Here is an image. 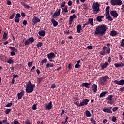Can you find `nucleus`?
<instances>
[{
	"label": "nucleus",
	"mask_w": 124,
	"mask_h": 124,
	"mask_svg": "<svg viewBox=\"0 0 124 124\" xmlns=\"http://www.w3.org/2000/svg\"><path fill=\"white\" fill-rule=\"evenodd\" d=\"M79 67H80V64H76L75 65V68H79Z\"/></svg>",
	"instance_id": "obj_58"
},
{
	"label": "nucleus",
	"mask_w": 124,
	"mask_h": 124,
	"mask_svg": "<svg viewBox=\"0 0 124 124\" xmlns=\"http://www.w3.org/2000/svg\"><path fill=\"white\" fill-rule=\"evenodd\" d=\"M26 93H31L33 92L34 88H35V84H32L31 81H29L26 83Z\"/></svg>",
	"instance_id": "obj_2"
},
{
	"label": "nucleus",
	"mask_w": 124,
	"mask_h": 124,
	"mask_svg": "<svg viewBox=\"0 0 124 124\" xmlns=\"http://www.w3.org/2000/svg\"><path fill=\"white\" fill-rule=\"evenodd\" d=\"M88 23L91 25V26H93V18H89L88 19Z\"/></svg>",
	"instance_id": "obj_31"
},
{
	"label": "nucleus",
	"mask_w": 124,
	"mask_h": 124,
	"mask_svg": "<svg viewBox=\"0 0 124 124\" xmlns=\"http://www.w3.org/2000/svg\"><path fill=\"white\" fill-rule=\"evenodd\" d=\"M42 44L43 43L41 42H38V44L36 45L37 47H41L42 46Z\"/></svg>",
	"instance_id": "obj_42"
},
{
	"label": "nucleus",
	"mask_w": 124,
	"mask_h": 124,
	"mask_svg": "<svg viewBox=\"0 0 124 124\" xmlns=\"http://www.w3.org/2000/svg\"><path fill=\"white\" fill-rule=\"evenodd\" d=\"M15 22L17 23H20V18H17L15 19Z\"/></svg>",
	"instance_id": "obj_51"
},
{
	"label": "nucleus",
	"mask_w": 124,
	"mask_h": 124,
	"mask_svg": "<svg viewBox=\"0 0 124 124\" xmlns=\"http://www.w3.org/2000/svg\"><path fill=\"white\" fill-rule=\"evenodd\" d=\"M38 34L40 35V36H42V37H44V36H45V31L44 30H41L40 31L38 32Z\"/></svg>",
	"instance_id": "obj_21"
},
{
	"label": "nucleus",
	"mask_w": 124,
	"mask_h": 124,
	"mask_svg": "<svg viewBox=\"0 0 124 124\" xmlns=\"http://www.w3.org/2000/svg\"><path fill=\"white\" fill-rule=\"evenodd\" d=\"M100 6V5H99V3H98V2H96L95 4L92 5V9L93 11L99 12L100 11V10L99 9Z\"/></svg>",
	"instance_id": "obj_5"
},
{
	"label": "nucleus",
	"mask_w": 124,
	"mask_h": 124,
	"mask_svg": "<svg viewBox=\"0 0 124 124\" xmlns=\"http://www.w3.org/2000/svg\"><path fill=\"white\" fill-rule=\"evenodd\" d=\"M24 93H25V91L22 90L21 92L17 94V98L19 100L22 99L23 96H24Z\"/></svg>",
	"instance_id": "obj_12"
},
{
	"label": "nucleus",
	"mask_w": 124,
	"mask_h": 124,
	"mask_svg": "<svg viewBox=\"0 0 124 124\" xmlns=\"http://www.w3.org/2000/svg\"><path fill=\"white\" fill-rule=\"evenodd\" d=\"M33 63V62H32L31 61L28 63L27 65L28 66H29V67H31V66H32Z\"/></svg>",
	"instance_id": "obj_45"
},
{
	"label": "nucleus",
	"mask_w": 124,
	"mask_h": 124,
	"mask_svg": "<svg viewBox=\"0 0 124 124\" xmlns=\"http://www.w3.org/2000/svg\"><path fill=\"white\" fill-rule=\"evenodd\" d=\"M11 111V109L8 108L5 110V114H6V115H8V114H9V113H10Z\"/></svg>",
	"instance_id": "obj_38"
},
{
	"label": "nucleus",
	"mask_w": 124,
	"mask_h": 124,
	"mask_svg": "<svg viewBox=\"0 0 124 124\" xmlns=\"http://www.w3.org/2000/svg\"><path fill=\"white\" fill-rule=\"evenodd\" d=\"M15 15H16V14L13 13L10 16V19L12 20V19L14 18V17H15Z\"/></svg>",
	"instance_id": "obj_41"
},
{
	"label": "nucleus",
	"mask_w": 124,
	"mask_h": 124,
	"mask_svg": "<svg viewBox=\"0 0 124 124\" xmlns=\"http://www.w3.org/2000/svg\"><path fill=\"white\" fill-rule=\"evenodd\" d=\"M3 39H4V40H7V33H6V32H4L3 36Z\"/></svg>",
	"instance_id": "obj_35"
},
{
	"label": "nucleus",
	"mask_w": 124,
	"mask_h": 124,
	"mask_svg": "<svg viewBox=\"0 0 124 124\" xmlns=\"http://www.w3.org/2000/svg\"><path fill=\"white\" fill-rule=\"evenodd\" d=\"M21 18V14L20 13H17L16 14V18Z\"/></svg>",
	"instance_id": "obj_49"
},
{
	"label": "nucleus",
	"mask_w": 124,
	"mask_h": 124,
	"mask_svg": "<svg viewBox=\"0 0 124 124\" xmlns=\"http://www.w3.org/2000/svg\"><path fill=\"white\" fill-rule=\"evenodd\" d=\"M12 104H13L12 102L8 103L7 105H6L5 107H11V106H12Z\"/></svg>",
	"instance_id": "obj_43"
},
{
	"label": "nucleus",
	"mask_w": 124,
	"mask_h": 124,
	"mask_svg": "<svg viewBox=\"0 0 124 124\" xmlns=\"http://www.w3.org/2000/svg\"><path fill=\"white\" fill-rule=\"evenodd\" d=\"M110 6H107L106 8V14H110Z\"/></svg>",
	"instance_id": "obj_30"
},
{
	"label": "nucleus",
	"mask_w": 124,
	"mask_h": 124,
	"mask_svg": "<svg viewBox=\"0 0 124 124\" xmlns=\"http://www.w3.org/2000/svg\"><path fill=\"white\" fill-rule=\"evenodd\" d=\"M30 6H29V5H27L25 4L24 5V8H25L26 9H30Z\"/></svg>",
	"instance_id": "obj_54"
},
{
	"label": "nucleus",
	"mask_w": 124,
	"mask_h": 124,
	"mask_svg": "<svg viewBox=\"0 0 124 124\" xmlns=\"http://www.w3.org/2000/svg\"><path fill=\"white\" fill-rule=\"evenodd\" d=\"M89 101H90V100L88 99H83L82 101L79 103V106L81 107L85 106V105H88Z\"/></svg>",
	"instance_id": "obj_9"
},
{
	"label": "nucleus",
	"mask_w": 124,
	"mask_h": 124,
	"mask_svg": "<svg viewBox=\"0 0 124 124\" xmlns=\"http://www.w3.org/2000/svg\"><path fill=\"white\" fill-rule=\"evenodd\" d=\"M119 34V33H117V31H115V30H112L110 31V35H111V36H116V35H118Z\"/></svg>",
	"instance_id": "obj_19"
},
{
	"label": "nucleus",
	"mask_w": 124,
	"mask_h": 124,
	"mask_svg": "<svg viewBox=\"0 0 124 124\" xmlns=\"http://www.w3.org/2000/svg\"><path fill=\"white\" fill-rule=\"evenodd\" d=\"M105 15H106V19H108L109 18V17L111 16V15H110V14H108L107 15V14H105Z\"/></svg>",
	"instance_id": "obj_59"
},
{
	"label": "nucleus",
	"mask_w": 124,
	"mask_h": 124,
	"mask_svg": "<svg viewBox=\"0 0 124 124\" xmlns=\"http://www.w3.org/2000/svg\"><path fill=\"white\" fill-rule=\"evenodd\" d=\"M33 42H34V38L33 37H30L25 41L24 45L25 46H27L30 45V43L32 44Z\"/></svg>",
	"instance_id": "obj_6"
},
{
	"label": "nucleus",
	"mask_w": 124,
	"mask_h": 124,
	"mask_svg": "<svg viewBox=\"0 0 124 124\" xmlns=\"http://www.w3.org/2000/svg\"><path fill=\"white\" fill-rule=\"evenodd\" d=\"M9 48L12 51V52H16V53H18V49H16L14 46H9Z\"/></svg>",
	"instance_id": "obj_24"
},
{
	"label": "nucleus",
	"mask_w": 124,
	"mask_h": 124,
	"mask_svg": "<svg viewBox=\"0 0 124 124\" xmlns=\"http://www.w3.org/2000/svg\"><path fill=\"white\" fill-rule=\"evenodd\" d=\"M83 8L86 10H88V9H89V8H88V6L87 5V4H84L83 5Z\"/></svg>",
	"instance_id": "obj_55"
},
{
	"label": "nucleus",
	"mask_w": 124,
	"mask_h": 124,
	"mask_svg": "<svg viewBox=\"0 0 124 124\" xmlns=\"http://www.w3.org/2000/svg\"><path fill=\"white\" fill-rule=\"evenodd\" d=\"M7 63H9V64H12L14 63V61L12 60V59H9L7 61Z\"/></svg>",
	"instance_id": "obj_34"
},
{
	"label": "nucleus",
	"mask_w": 124,
	"mask_h": 124,
	"mask_svg": "<svg viewBox=\"0 0 124 124\" xmlns=\"http://www.w3.org/2000/svg\"><path fill=\"white\" fill-rule=\"evenodd\" d=\"M83 29H82V26H81V25L78 24V28H77V31L78 32V33H80V31H82Z\"/></svg>",
	"instance_id": "obj_25"
},
{
	"label": "nucleus",
	"mask_w": 124,
	"mask_h": 124,
	"mask_svg": "<svg viewBox=\"0 0 124 124\" xmlns=\"http://www.w3.org/2000/svg\"><path fill=\"white\" fill-rule=\"evenodd\" d=\"M92 89L93 92H94V93H96V92H97V85L96 84H93L92 86Z\"/></svg>",
	"instance_id": "obj_20"
},
{
	"label": "nucleus",
	"mask_w": 124,
	"mask_h": 124,
	"mask_svg": "<svg viewBox=\"0 0 124 124\" xmlns=\"http://www.w3.org/2000/svg\"><path fill=\"white\" fill-rule=\"evenodd\" d=\"M37 105L36 104L33 105L32 107V110H37V108H36V106Z\"/></svg>",
	"instance_id": "obj_39"
},
{
	"label": "nucleus",
	"mask_w": 124,
	"mask_h": 124,
	"mask_svg": "<svg viewBox=\"0 0 124 124\" xmlns=\"http://www.w3.org/2000/svg\"><path fill=\"white\" fill-rule=\"evenodd\" d=\"M114 97V96L112 95H109L106 98V100H108V103L109 104H112V103H114V101L113 100V98Z\"/></svg>",
	"instance_id": "obj_8"
},
{
	"label": "nucleus",
	"mask_w": 124,
	"mask_h": 124,
	"mask_svg": "<svg viewBox=\"0 0 124 124\" xmlns=\"http://www.w3.org/2000/svg\"><path fill=\"white\" fill-rule=\"evenodd\" d=\"M40 22V19L39 18L34 16L32 19V25L33 26H35L37 23H39Z\"/></svg>",
	"instance_id": "obj_10"
},
{
	"label": "nucleus",
	"mask_w": 124,
	"mask_h": 124,
	"mask_svg": "<svg viewBox=\"0 0 124 124\" xmlns=\"http://www.w3.org/2000/svg\"><path fill=\"white\" fill-rule=\"evenodd\" d=\"M64 33L65 34H70V32L69 31V30H66V31H64Z\"/></svg>",
	"instance_id": "obj_48"
},
{
	"label": "nucleus",
	"mask_w": 124,
	"mask_h": 124,
	"mask_svg": "<svg viewBox=\"0 0 124 124\" xmlns=\"http://www.w3.org/2000/svg\"><path fill=\"white\" fill-rule=\"evenodd\" d=\"M27 23H28V22L26 20H24L22 22L23 24L24 25V26L27 25Z\"/></svg>",
	"instance_id": "obj_61"
},
{
	"label": "nucleus",
	"mask_w": 124,
	"mask_h": 124,
	"mask_svg": "<svg viewBox=\"0 0 124 124\" xmlns=\"http://www.w3.org/2000/svg\"><path fill=\"white\" fill-rule=\"evenodd\" d=\"M118 109H119V108L117 107H115L113 108L112 111L113 112H116V111H118Z\"/></svg>",
	"instance_id": "obj_44"
},
{
	"label": "nucleus",
	"mask_w": 124,
	"mask_h": 124,
	"mask_svg": "<svg viewBox=\"0 0 124 124\" xmlns=\"http://www.w3.org/2000/svg\"><path fill=\"white\" fill-rule=\"evenodd\" d=\"M47 57L49 60H51L53 59V58H55V55L54 52H51L47 54Z\"/></svg>",
	"instance_id": "obj_17"
},
{
	"label": "nucleus",
	"mask_w": 124,
	"mask_h": 124,
	"mask_svg": "<svg viewBox=\"0 0 124 124\" xmlns=\"http://www.w3.org/2000/svg\"><path fill=\"white\" fill-rule=\"evenodd\" d=\"M107 93H108V92L103 91L102 93H101V94H100V98H102V97H103V96H105V95H106Z\"/></svg>",
	"instance_id": "obj_22"
},
{
	"label": "nucleus",
	"mask_w": 124,
	"mask_h": 124,
	"mask_svg": "<svg viewBox=\"0 0 124 124\" xmlns=\"http://www.w3.org/2000/svg\"><path fill=\"white\" fill-rule=\"evenodd\" d=\"M13 124H20V122H19L18 121L14 120L13 122Z\"/></svg>",
	"instance_id": "obj_57"
},
{
	"label": "nucleus",
	"mask_w": 124,
	"mask_h": 124,
	"mask_svg": "<svg viewBox=\"0 0 124 124\" xmlns=\"http://www.w3.org/2000/svg\"><path fill=\"white\" fill-rule=\"evenodd\" d=\"M60 14H61V9H59L58 11H56L53 15V18H57L58 16H60Z\"/></svg>",
	"instance_id": "obj_16"
},
{
	"label": "nucleus",
	"mask_w": 124,
	"mask_h": 124,
	"mask_svg": "<svg viewBox=\"0 0 124 124\" xmlns=\"http://www.w3.org/2000/svg\"><path fill=\"white\" fill-rule=\"evenodd\" d=\"M11 1L10 0H8L7 2V4L8 5H11Z\"/></svg>",
	"instance_id": "obj_63"
},
{
	"label": "nucleus",
	"mask_w": 124,
	"mask_h": 124,
	"mask_svg": "<svg viewBox=\"0 0 124 124\" xmlns=\"http://www.w3.org/2000/svg\"><path fill=\"white\" fill-rule=\"evenodd\" d=\"M107 66H109V64L107 62H105V63L103 64L101 66L102 69H105V68H107Z\"/></svg>",
	"instance_id": "obj_26"
},
{
	"label": "nucleus",
	"mask_w": 124,
	"mask_h": 124,
	"mask_svg": "<svg viewBox=\"0 0 124 124\" xmlns=\"http://www.w3.org/2000/svg\"><path fill=\"white\" fill-rule=\"evenodd\" d=\"M120 92H124V87H122L119 89Z\"/></svg>",
	"instance_id": "obj_64"
},
{
	"label": "nucleus",
	"mask_w": 124,
	"mask_h": 124,
	"mask_svg": "<svg viewBox=\"0 0 124 124\" xmlns=\"http://www.w3.org/2000/svg\"><path fill=\"white\" fill-rule=\"evenodd\" d=\"M64 113L66 114V112H64V110L62 109V112L60 113L61 117H62V115H63Z\"/></svg>",
	"instance_id": "obj_52"
},
{
	"label": "nucleus",
	"mask_w": 124,
	"mask_h": 124,
	"mask_svg": "<svg viewBox=\"0 0 124 124\" xmlns=\"http://www.w3.org/2000/svg\"><path fill=\"white\" fill-rule=\"evenodd\" d=\"M90 85H91V83H82L81 86L82 87H85V88L89 89V88H90V87H89Z\"/></svg>",
	"instance_id": "obj_27"
},
{
	"label": "nucleus",
	"mask_w": 124,
	"mask_h": 124,
	"mask_svg": "<svg viewBox=\"0 0 124 124\" xmlns=\"http://www.w3.org/2000/svg\"><path fill=\"white\" fill-rule=\"evenodd\" d=\"M51 23H52L54 27H57L59 25V23L56 21V20L54 19V18L51 19Z\"/></svg>",
	"instance_id": "obj_23"
},
{
	"label": "nucleus",
	"mask_w": 124,
	"mask_h": 124,
	"mask_svg": "<svg viewBox=\"0 0 124 124\" xmlns=\"http://www.w3.org/2000/svg\"><path fill=\"white\" fill-rule=\"evenodd\" d=\"M110 15L112 17H114V18H117L118 16H119V14L117 13V11H112L110 12Z\"/></svg>",
	"instance_id": "obj_14"
},
{
	"label": "nucleus",
	"mask_w": 124,
	"mask_h": 124,
	"mask_svg": "<svg viewBox=\"0 0 124 124\" xmlns=\"http://www.w3.org/2000/svg\"><path fill=\"white\" fill-rule=\"evenodd\" d=\"M46 109H48V110H52V101L49 102V103L46 104L45 106Z\"/></svg>",
	"instance_id": "obj_15"
},
{
	"label": "nucleus",
	"mask_w": 124,
	"mask_h": 124,
	"mask_svg": "<svg viewBox=\"0 0 124 124\" xmlns=\"http://www.w3.org/2000/svg\"><path fill=\"white\" fill-rule=\"evenodd\" d=\"M48 62V60H47V59L45 58V59H43L41 61L40 65H43V64H44V63H46V62Z\"/></svg>",
	"instance_id": "obj_29"
},
{
	"label": "nucleus",
	"mask_w": 124,
	"mask_h": 124,
	"mask_svg": "<svg viewBox=\"0 0 124 124\" xmlns=\"http://www.w3.org/2000/svg\"><path fill=\"white\" fill-rule=\"evenodd\" d=\"M44 79L43 77H40V78H37V82H38L39 84H40L42 80Z\"/></svg>",
	"instance_id": "obj_32"
},
{
	"label": "nucleus",
	"mask_w": 124,
	"mask_h": 124,
	"mask_svg": "<svg viewBox=\"0 0 124 124\" xmlns=\"http://www.w3.org/2000/svg\"><path fill=\"white\" fill-rule=\"evenodd\" d=\"M90 121L93 124H96V121L94 120V119L93 118H91Z\"/></svg>",
	"instance_id": "obj_36"
},
{
	"label": "nucleus",
	"mask_w": 124,
	"mask_h": 124,
	"mask_svg": "<svg viewBox=\"0 0 124 124\" xmlns=\"http://www.w3.org/2000/svg\"><path fill=\"white\" fill-rule=\"evenodd\" d=\"M75 18H77V17L76 16V15L75 14H73V16H70V18H69V25H72V22H73V19H75Z\"/></svg>",
	"instance_id": "obj_13"
},
{
	"label": "nucleus",
	"mask_w": 124,
	"mask_h": 124,
	"mask_svg": "<svg viewBox=\"0 0 124 124\" xmlns=\"http://www.w3.org/2000/svg\"><path fill=\"white\" fill-rule=\"evenodd\" d=\"M124 63L114 64V66H115V67H116V68H118L119 67H122L124 66Z\"/></svg>",
	"instance_id": "obj_28"
},
{
	"label": "nucleus",
	"mask_w": 124,
	"mask_h": 124,
	"mask_svg": "<svg viewBox=\"0 0 124 124\" xmlns=\"http://www.w3.org/2000/svg\"><path fill=\"white\" fill-rule=\"evenodd\" d=\"M110 53H111V48L105 46H103L102 51L99 52V54L101 56H104L106 54H110Z\"/></svg>",
	"instance_id": "obj_3"
},
{
	"label": "nucleus",
	"mask_w": 124,
	"mask_h": 124,
	"mask_svg": "<svg viewBox=\"0 0 124 124\" xmlns=\"http://www.w3.org/2000/svg\"><path fill=\"white\" fill-rule=\"evenodd\" d=\"M107 30V28L105 25L102 24L98 25L96 28L95 34H96V35H104L105 32H106Z\"/></svg>",
	"instance_id": "obj_1"
},
{
	"label": "nucleus",
	"mask_w": 124,
	"mask_h": 124,
	"mask_svg": "<svg viewBox=\"0 0 124 124\" xmlns=\"http://www.w3.org/2000/svg\"><path fill=\"white\" fill-rule=\"evenodd\" d=\"M68 5L69 6H71V5H72V2L71 1H69L68 2Z\"/></svg>",
	"instance_id": "obj_60"
},
{
	"label": "nucleus",
	"mask_w": 124,
	"mask_h": 124,
	"mask_svg": "<svg viewBox=\"0 0 124 124\" xmlns=\"http://www.w3.org/2000/svg\"><path fill=\"white\" fill-rule=\"evenodd\" d=\"M112 121L114 122H116V121H117V117H116V116H113L112 118Z\"/></svg>",
	"instance_id": "obj_53"
},
{
	"label": "nucleus",
	"mask_w": 124,
	"mask_h": 124,
	"mask_svg": "<svg viewBox=\"0 0 124 124\" xmlns=\"http://www.w3.org/2000/svg\"><path fill=\"white\" fill-rule=\"evenodd\" d=\"M110 79V78L107 75H106L105 76H104V77H101V84H102L103 85H106L107 83V79Z\"/></svg>",
	"instance_id": "obj_7"
},
{
	"label": "nucleus",
	"mask_w": 124,
	"mask_h": 124,
	"mask_svg": "<svg viewBox=\"0 0 124 124\" xmlns=\"http://www.w3.org/2000/svg\"><path fill=\"white\" fill-rule=\"evenodd\" d=\"M85 114H86V117H91L92 116V114H91V112H90L89 111V110H87L85 112Z\"/></svg>",
	"instance_id": "obj_33"
},
{
	"label": "nucleus",
	"mask_w": 124,
	"mask_h": 124,
	"mask_svg": "<svg viewBox=\"0 0 124 124\" xmlns=\"http://www.w3.org/2000/svg\"><path fill=\"white\" fill-rule=\"evenodd\" d=\"M68 119H69V118L67 116L66 117V119H65V121L64 122H62L61 124H67V123H68Z\"/></svg>",
	"instance_id": "obj_40"
},
{
	"label": "nucleus",
	"mask_w": 124,
	"mask_h": 124,
	"mask_svg": "<svg viewBox=\"0 0 124 124\" xmlns=\"http://www.w3.org/2000/svg\"><path fill=\"white\" fill-rule=\"evenodd\" d=\"M10 55L11 57H13V56H15L16 55V53H15V51H11L10 52Z\"/></svg>",
	"instance_id": "obj_50"
},
{
	"label": "nucleus",
	"mask_w": 124,
	"mask_h": 124,
	"mask_svg": "<svg viewBox=\"0 0 124 124\" xmlns=\"http://www.w3.org/2000/svg\"><path fill=\"white\" fill-rule=\"evenodd\" d=\"M68 6H66L64 7L63 9V12H65V13H66L67 12H68Z\"/></svg>",
	"instance_id": "obj_37"
},
{
	"label": "nucleus",
	"mask_w": 124,
	"mask_h": 124,
	"mask_svg": "<svg viewBox=\"0 0 124 124\" xmlns=\"http://www.w3.org/2000/svg\"><path fill=\"white\" fill-rule=\"evenodd\" d=\"M51 88L52 89H55L56 88V85H55V84H52L51 86Z\"/></svg>",
	"instance_id": "obj_62"
},
{
	"label": "nucleus",
	"mask_w": 124,
	"mask_h": 124,
	"mask_svg": "<svg viewBox=\"0 0 124 124\" xmlns=\"http://www.w3.org/2000/svg\"><path fill=\"white\" fill-rule=\"evenodd\" d=\"M110 4L113 5V6H115V5H118L120 6L123 4V1L121 0H111Z\"/></svg>",
	"instance_id": "obj_4"
},
{
	"label": "nucleus",
	"mask_w": 124,
	"mask_h": 124,
	"mask_svg": "<svg viewBox=\"0 0 124 124\" xmlns=\"http://www.w3.org/2000/svg\"><path fill=\"white\" fill-rule=\"evenodd\" d=\"M103 111L105 113H109V114H112V113H113L112 110L108 108H104L103 109Z\"/></svg>",
	"instance_id": "obj_18"
},
{
	"label": "nucleus",
	"mask_w": 124,
	"mask_h": 124,
	"mask_svg": "<svg viewBox=\"0 0 124 124\" xmlns=\"http://www.w3.org/2000/svg\"><path fill=\"white\" fill-rule=\"evenodd\" d=\"M66 2H65V1H64L62 3V4H61V7H64V6H65V4H66Z\"/></svg>",
	"instance_id": "obj_47"
},
{
	"label": "nucleus",
	"mask_w": 124,
	"mask_h": 124,
	"mask_svg": "<svg viewBox=\"0 0 124 124\" xmlns=\"http://www.w3.org/2000/svg\"><path fill=\"white\" fill-rule=\"evenodd\" d=\"M97 21H98V22H102V19L100 17V16L97 17Z\"/></svg>",
	"instance_id": "obj_46"
},
{
	"label": "nucleus",
	"mask_w": 124,
	"mask_h": 124,
	"mask_svg": "<svg viewBox=\"0 0 124 124\" xmlns=\"http://www.w3.org/2000/svg\"><path fill=\"white\" fill-rule=\"evenodd\" d=\"M113 83L117 84V85H119L120 86H124V80L121 79V80H114Z\"/></svg>",
	"instance_id": "obj_11"
},
{
	"label": "nucleus",
	"mask_w": 124,
	"mask_h": 124,
	"mask_svg": "<svg viewBox=\"0 0 124 124\" xmlns=\"http://www.w3.org/2000/svg\"><path fill=\"white\" fill-rule=\"evenodd\" d=\"M25 124H31V121L29 120H27L26 122L24 123Z\"/></svg>",
	"instance_id": "obj_56"
}]
</instances>
